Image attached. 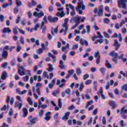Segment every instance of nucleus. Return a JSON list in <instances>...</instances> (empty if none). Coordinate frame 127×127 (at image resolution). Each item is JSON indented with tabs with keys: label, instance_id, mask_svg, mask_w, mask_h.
I'll return each mask as SVG.
<instances>
[{
	"label": "nucleus",
	"instance_id": "nucleus-1",
	"mask_svg": "<svg viewBox=\"0 0 127 127\" xmlns=\"http://www.w3.org/2000/svg\"><path fill=\"white\" fill-rule=\"evenodd\" d=\"M79 3L78 5L76 8V11H78L79 14H83V11L82 10H85L86 8V6L85 4H84V1L83 0H79ZM82 9V10H81Z\"/></svg>",
	"mask_w": 127,
	"mask_h": 127
},
{
	"label": "nucleus",
	"instance_id": "nucleus-2",
	"mask_svg": "<svg viewBox=\"0 0 127 127\" xmlns=\"http://www.w3.org/2000/svg\"><path fill=\"white\" fill-rule=\"evenodd\" d=\"M118 7L119 8L127 9V0H118Z\"/></svg>",
	"mask_w": 127,
	"mask_h": 127
},
{
	"label": "nucleus",
	"instance_id": "nucleus-3",
	"mask_svg": "<svg viewBox=\"0 0 127 127\" xmlns=\"http://www.w3.org/2000/svg\"><path fill=\"white\" fill-rule=\"evenodd\" d=\"M94 12V13H98V16H102V15H103V13L104 12V9L103 8V5H100L98 7V11L97 8H95Z\"/></svg>",
	"mask_w": 127,
	"mask_h": 127
},
{
	"label": "nucleus",
	"instance_id": "nucleus-4",
	"mask_svg": "<svg viewBox=\"0 0 127 127\" xmlns=\"http://www.w3.org/2000/svg\"><path fill=\"white\" fill-rule=\"evenodd\" d=\"M109 55L113 57L112 61L113 62H115V64H119V62H118V53L115 52V51H112L109 53Z\"/></svg>",
	"mask_w": 127,
	"mask_h": 127
},
{
	"label": "nucleus",
	"instance_id": "nucleus-5",
	"mask_svg": "<svg viewBox=\"0 0 127 127\" xmlns=\"http://www.w3.org/2000/svg\"><path fill=\"white\" fill-rule=\"evenodd\" d=\"M68 21H69V18H65L64 23L62 24V26L64 28V35H66L68 33V26H67Z\"/></svg>",
	"mask_w": 127,
	"mask_h": 127
},
{
	"label": "nucleus",
	"instance_id": "nucleus-6",
	"mask_svg": "<svg viewBox=\"0 0 127 127\" xmlns=\"http://www.w3.org/2000/svg\"><path fill=\"white\" fill-rule=\"evenodd\" d=\"M58 10V11H61V12H58L56 14V16H60V17H64L65 16V12L63 10V8H59Z\"/></svg>",
	"mask_w": 127,
	"mask_h": 127
},
{
	"label": "nucleus",
	"instance_id": "nucleus-7",
	"mask_svg": "<svg viewBox=\"0 0 127 127\" xmlns=\"http://www.w3.org/2000/svg\"><path fill=\"white\" fill-rule=\"evenodd\" d=\"M18 73L20 76H24L25 73V68L23 66H20L18 70Z\"/></svg>",
	"mask_w": 127,
	"mask_h": 127
},
{
	"label": "nucleus",
	"instance_id": "nucleus-8",
	"mask_svg": "<svg viewBox=\"0 0 127 127\" xmlns=\"http://www.w3.org/2000/svg\"><path fill=\"white\" fill-rule=\"evenodd\" d=\"M28 120H29L30 123L32 124V125H35L36 124V122L38 121V117L32 118V116H30L27 117Z\"/></svg>",
	"mask_w": 127,
	"mask_h": 127
},
{
	"label": "nucleus",
	"instance_id": "nucleus-9",
	"mask_svg": "<svg viewBox=\"0 0 127 127\" xmlns=\"http://www.w3.org/2000/svg\"><path fill=\"white\" fill-rule=\"evenodd\" d=\"M72 20L74 21V23L76 24H79L80 23V20H81V16L79 15H76L75 17H73L70 20V22L72 21Z\"/></svg>",
	"mask_w": 127,
	"mask_h": 127
},
{
	"label": "nucleus",
	"instance_id": "nucleus-10",
	"mask_svg": "<svg viewBox=\"0 0 127 127\" xmlns=\"http://www.w3.org/2000/svg\"><path fill=\"white\" fill-rule=\"evenodd\" d=\"M94 57L96 58V64L97 65H100V62H101V56L99 55V51H97L96 53H94Z\"/></svg>",
	"mask_w": 127,
	"mask_h": 127
},
{
	"label": "nucleus",
	"instance_id": "nucleus-11",
	"mask_svg": "<svg viewBox=\"0 0 127 127\" xmlns=\"http://www.w3.org/2000/svg\"><path fill=\"white\" fill-rule=\"evenodd\" d=\"M69 115H70V112H67L65 113L64 116L62 117V120H63V121H67L69 118Z\"/></svg>",
	"mask_w": 127,
	"mask_h": 127
},
{
	"label": "nucleus",
	"instance_id": "nucleus-12",
	"mask_svg": "<svg viewBox=\"0 0 127 127\" xmlns=\"http://www.w3.org/2000/svg\"><path fill=\"white\" fill-rule=\"evenodd\" d=\"M80 44L81 45H85V46H89V43H88V41L85 39H80Z\"/></svg>",
	"mask_w": 127,
	"mask_h": 127
},
{
	"label": "nucleus",
	"instance_id": "nucleus-13",
	"mask_svg": "<svg viewBox=\"0 0 127 127\" xmlns=\"http://www.w3.org/2000/svg\"><path fill=\"white\" fill-rule=\"evenodd\" d=\"M56 82V78H54L51 83H49L48 87L49 89H52L53 88V86L55 85V82Z\"/></svg>",
	"mask_w": 127,
	"mask_h": 127
},
{
	"label": "nucleus",
	"instance_id": "nucleus-14",
	"mask_svg": "<svg viewBox=\"0 0 127 127\" xmlns=\"http://www.w3.org/2000/svg\"><path fill=\"white\" fill-rule=\"evenodd\" d=\"M14 108H17L18 110H21L22 108V103H19V102H16L14 105Z\"/></svg>",
	"mask_w": 127,
	"mask_h": 127
},
{
	"label": "nucleus",
	"instance_id": "nucleus-15",
	"mask_svg": "<svg viewBox=\"0 0 127 127\" xmlns=\"http://www.w3.org/2000/svg\"><path fill=\"white\" fill-rule=\"evenodd\" d=\"M114 46L116 47V50H118L120 48L121 45L119 44V40L118 39L115 40Z\"/></svg>",
	"mask_w": 127,
	"mask_h": 127
},
{
	"label": "nucleus",
	"instance_id": "nucleus-16",
	"mask_svg": "<svg viewBox=\"0 0 127 127\" xmlns=\"http://www.w3.org/2000/svg\"><path fill=\"white\" fill-rule=\"evenodd\" d=\"M1 57L4 59H6V58H7V51H6V50H2V52L1 54Z\"/></svg>",
	"mask_w": 127,
	"mask_h": 127
},
{
	"label": "nucleus",
	"instance_id": "nucleus-17",
	"mask_svg": "<svg viewBox=\"0 0 127 127\" xmlns=\"http://www.w3.org/2000/svg\"><path fill=\"white\" fill-rule=\"evenodd\" d=\"M109 104L110 107H111L112 109H115L117 108V104H116L115 101H110L109 102Z\"/></svg>",
	"mask_w": 127,
	"mask_h": 127
},
{
	"label": "nucleus",
	"instance_id": "nucleus-18",
	"mask_svg": "<svg viewBox=\"0 0 127 127\" xmlns=\"http://www.w3.org/2000/svg\"><path fill=\"white\" fill-rule=\"evenodd\" d=\"M59 67L61 70H65V65H64V62L62 60L60 61Z\"/></svg>",
	"mask_w": 127,
	"mask_h": 127
},
{
	"label": "nucleus",
	"instance_id": "nucleus-19",
	"mask_svg": "<svg viewBox=\"0 0 127 127\" xmlns=\"http://www.w3.org/2000/svg\"><path fill=\"white\" fill-rule=\"evenodd\" d=\"M49 68L47 69L48 72H52L54 70V67H53V65L50 64H48Z\"/></svg>",
	"mask_w": 127,
	"mask_h": 127
},
{
	"label": "nucleus",
	"instance_id": "nucleus-20",
	"mask_svg": "<svg viewBox=\"0 0 127 127\" xmlns=\"http://www.w3.org/2000/svg\"><path fill=\"white\" fill-rule=\"evenodd\" d=\"M127 114V110L126 109V107H123L121 109L120 114L126 115Z\"/></svg>",
	"mask_w": 127,
	"mask_h": 127
},
{
	"label": "nucleus",
	"instance_id": "nucleus-21",
	"mask_svg": "<svg viewBox=\"0 0 127 127\" xmlns=\"http://www.w3.org/2000/svg\"><path fill=\"white\" fill-rule=\"evenodd\" d=\"M7 77V73L6 72L4 71L2 72V75L1 76V80H5Z\"/></svg>",
	"mask_w": 127,
	"mask_h": 127
},
{
	"label": "nucleus",
	"instance_id": "nucleus-22",
	"mask_svg": "<svg viewBox=\"0 0 127 127\" xmlns=\"http://www.w3.org/2000/svg\"><path fill=\"white\" fill-rule=\"evenodd\" d=\"M2 32L3 33H11V30L9 28H4Z\"/></svg>",
	"mask_w": 127,
	"mask_h": 127
},
{
	"label": "nucleus",
	"instance_id": "nucleus-23",
	"mask_svg": "<svg viewBox=\"0 0 127 127\" xmlns=\"http://www.w3.org/2000/svg\"><path fill=\"white\" fill-rule=\"evenodd\" d=\"M105 65L106 67L108 68V69H112V68H113V65L111 64L110 63H109V61H106Z\"/></svg>",
	"mask_w": 127,
	"mask_h": 127
},
{
	"label": "nucleus",
	"instance_id": "nucleus-24",
	"mask_svg": "<svg viewBox=\"0 0 127 127\" xmlns=\"http://www.w3.org/2000/svg\"><path fill=\"white\" fill-rule=\"evenodd\" d=\"M67 48H69V44H67L64 47L62 48V51L64 52V53H67V51H65Z\"/></svg>",
	"mask_w": 127,
	"mask_h": 127
},
{
	"label": "nucleus",
	"instance_id": "nucleus-25",
	"mask_svg": "<svg viewBox=\"0 0 127 127\" xmlns=\"http://www.w3.org/2000/svg\"><path fill=\"white\" fill-rule=\"evenodd\" d=\"M22 112H23L22 117H23V118H25V117H26V115H27L28 114L27 109L23 108L22 110Z\"/></svg>",
	"mask_w": 127,
	"mask_h": 127
},
{
	"label": "nucleus",
	"instance_id": "nucleus-26",
	"mask_svg": "<svg viewBox=\"0 0 127 127\" xmlns=\"http://www.w3.org/2000/svg\"><path fill=\"white\" fill-rule=\"evenodd\" d=\"M21 50V46H20V45L19 44V42H17V48L16 49V51L17 52H19L20 50Z\"/></svg>",
	"mask_w": 127,
	"mask_h": 127
},
{
	"label": "nucleus",
	"instance_id": "nucleus-27",
	"mask_svg": "<svg viewBox=\"0 0 127 127\" xmlns=\"http://www.w3.org/2000/svg\"><path fill=\"white\" fill-rule=\"evenodd\" d=\"M100 70L102 75H105V73H106V71H107V69L105 68V67H101Z\"/></svg>",
	"mask_w": 127,
	"mask_h": 127
},
{
	"label": "nucleus",
	"instance_id": "nucleus-28",
	"mask_svg": "<svg viewBox=\"0 0 127 127\" xmlns=\"http://www.w3.org/2000/svg\"><path fill=\"white\" fill-rule=\"evenodd\" d=\"M93 103H94V100H91L90 101H88L87 102V104L85 106V109H87V108H88V107L89 106H91V105H92V104H93Z\"/></svg>",
	"mask_w": 127,
	"mask_h": 127
},
{
	"label": "nucleus",
	"instance_id": "nucleus-29",
	"mask_svg": "<svg viewBox=\"0 0 127 127\" xmlns=\"http://www.w3.org/2000/svg\"><path fill=\"white\" fill-rule=\"evenodd\" d=\"M17 6L19 7L21 5H22V2L20 1V0H16Z\"/></svg>",
	"mask_w": 127,
	"mask_h": 127
},
{
	"label": "nucleus",
	"instance_id": "nucleus-30",
	"mask_svg": "<svg viewBox=\"0 0 127 127\" xmlns=\"http://www.w3.org/2000/svg\"><path fill=\"white\" fill-rule=\"evenodd\" d=\"M28 102L31 106H32L33 105V101H32V99H31V97H28Z\"/></svg>",
	"mask_w": 127,
	"mask_h": 127
},
{
	"label": "nucleus",
	"instance_id": "nucleus-31",
	"mask_svg": "<svg viewBox=\"0 0 127 127\" xmlns=\"http://www.w3.org/2000/svg\"><path fill=\"white\" fill-rule=\"evenodd\" d=\"M19 21H20V16H19V15H18L15 21V23H16V24H17L19 23Z\"/></svg>",
	"mask_w": 127,
	"mask_h": 127
},
{
	"label": "nucleus",
	"instance_id": "nucleus-32",
	"mask_svg": "<svg viewBox=\"0 0 127 127\" xmlns=\"http://www.w3.org/2000/svg\"><path fill=\"white\" fill-rule=\"evenodd\" d=\"M122 90L127 91V84H126L121 87Z\"/></svg>",
	"mask_w": 127,
	"mask_h": 127
},
{
	"label": "nucleus",
	"instance_id": "nucleus-33",
	"mask_svg": "<svg viewBox=\"0 0 127 127\" xmlns=\"http://www.w3.org/2000/svg\"><path fill=\"white\" fill-rule=\"evenodd\" d=\"M43 114H44V110H41L39 112V117L41 118L42 116H43Z\"/></svg>",
	"mask_w": 127,
	"mask_h": 127
},
{
	"label": "nucleus",
	"instance_id": "nucleus-34",
	"mask_svg": "<svg viewBox=\"0 0 127 127\" xmlns=\"http://www.w3.org/2000/svg\"><path fill=\"white\" fill-rule=\"evenodd\" d=\"M97 34L98 36L97 37L98 38L105 39L104 36L102 35V33L100 32H97Z\"/></svg>",
	"mask_w": 127,
	"mask_h": 127
},
{
	"label": "nucleus",
	"instance_id": "nucleus-35",
	"mask_svg": "<svg viewBox=\"0 0 127 127\" xmlns=\"http://www.w3.org/2000/svg\"><path fill=\"white\" fill-rule=\"evenodd\" d=\"M42 16H44V12L43 11H41L40 13H39L38 18L40 17H42Z\"/></svg>",
	"mask_w": 127,
	"mask_h": 127
},
{
	"label": "nucleus",
	"instance_id": "nucleus-36",
	"mask_svg": "<svg viewBox=\"0 0 127 127\" xmlns=\"http://www.w3.org/2000/svg\"><path fill=\"white\" fill-rule=\"evenodd\" d=\"M103 21L104 23L108 24V23L110 22V19H109L108 18H105L103 19Z\"/></svg>",
	"mask_w": 127,
	"mask_h": 127
},
{
	"label": "nucleus",
	"instance_id": "nucleus-37",
	"mask_svg": "<svg viewBox=\"0 0 127 127\" xmlns=\"http://www.w3.org/2000/svg\"><path fill=\"white\" fill-rule=\"evenodd\" d=\"M18 11H19V8L18 7H16L14 9V13L17 14V13H18Z\"/></svg>",
	"mask_w": 127,
	"mask_h": 127
},
{
	"label": "nucleus",
	"instance_id": "nucleus-38",
	"mask_svg": "<svg viewBox=\"0 0 127 127\" xmlns=\"http://www.w3.org/2000/svg\"><path fill=\"white\" fill-rule=\"evenodd\" d=\"M38 108H42V109H46L47 108V104H43L41 106H38Z\"/></svg>",
	"mask_w": 127,
	"mask_h": 127
},
{
	"label": "nucleus",
	"instance_id": "nucleus-39",
	"mask_svg": "<svg viewBox=\"0 0 127 127\" xmlns=\"http://www.w3.org/2000/svg\"><path fill=\"white\" fill-rule=\"evenodd\" d=\"M10 99H11V97L10 96H7L6 100V103L9 104V103H10Z\"/></svg>",
	"mask_w": 127,
	"mask_h": 127
},
{
	"label": "nucleus",
	"instance_id": "nucleus-40",
	"mask_svg": "<svg viewBox=\"0 0 127 127\" xmlns=\"http://www.w3.org/2000/svg\"><path fill=\"white\" fill-rule=\"evenodd\" d=\"M38 3L35 0H32V5H33V6H35V5H37Z\"/></svg>",
	"mask_w": 127,
	"mask_h": 127
},
{
	"label": "nucleus",
	"instance_id": "nucleus-41",
	"mask_svg": "<svg viewBox=\"0 0 127 127\" xmlns=\"http://www.w3.org/2000/svg\"><path fill=\"white\" fill-rule=\"evenodd\" d=\"M28 79H29L28 75H26L25 76L23 77V81L27 82V81H28Z\"/></svg>",
	"mask_w": 127,
	"mask_h": 127
},
{
	"label": "nucleus",
	"instance_id": "nucleus-42",
	"mask_svg": "<svg viewBox=\"0 0 127 127\" xmlns=\"http://www.w3.org/2000/svg\"><path fill=\"white\" fill-rule=\"evenodd\" d=\"M42 52H43V51H42V48H40L36 51L37 54H40V53H42Z\"/></svg>",
	"mask_w": 127,
	"mask_h": 127
},
{
	"label": "nucleus",
	"instance_id": "nucleus-43",
	"mask_svg": "<svg viewBox=\"0 0 127 127\" xmlns=\"http://www.w3.org/2000/svg\"><path fill=\"white\" fill-rule=\"evenodd\" d=\"M86 29L87 31V33H91V29L90 28V26L87 25L86 26Z\"/></svg>",
	"mask_w": 127,
	"mask_h": 127
},
{
	"label": "nucleus",
	"instance_id": "nucleus-44",
	"mask_svg": "<svg viewBox=\"0 0 127 127\" xmlns=\"http://www.w3.org/2000/svg\"><path fill=\"white\" fill-rule=\"evenodd\" d=\"M65 93L67 95H70L71 94V90H70V89L67 88L65 90Z\"/></svg>",
	"mask_w": 127,
	"mask_h": 127
},
{
	"label": "nucleus",
	"instance_id": "nucleus-45",
	"mask_svg": "<svg viewBox=\"0 0 127 127\" xmlns=\"http://www.w3.org/2000/svg\"><path fill=\"white\" fill-rule=\"evenodd\" d=\"M38 27H39V23H37L36 25H35L33 28L34 30L36 31H37V29L38 28Z\"/></svg>",
	"mask_w": 127,
	"mask_h": 127
},
{
	"label": "nucleus",
	"instance_id": "nucleus-46",
	"mask_svg": "<svg viewBox=\"0 0 127 127\" xmlns=\"http://www.w3.org/2000/svg\"><path fill=\"white\" fill-rule=\"evenodd\" d=\"M28 64L30 65V66L32 65L33 64V63L31 60H30V58L28 59Z\"/></svg>",
	"mask_w": 127,
	"mask_h": 127
},
{
	"label": "nucleus",
	"instance_id": "nucleus-47",
	"mask_svg": "<svg viewBox=\"0 0 127 127\" xmlns=\"http://www.w3.org/2000/svg\"><path fill=\"white\" fill-rule=\"evenodd\" d=\"M62 59L63 60H64V61H66V60H67V56L66 55H65V54H63L62 56Z\"/></svg>",
	"mask_w": 127,
	"mask_h": 127
},
{
	"label": "nucleus",
	"instance_id": "nucleus-48",
	"mask_svg": "<svg viewBox=\"0 0 127 127\" xmlns=\"http://www.w3.org/2000/svg\"><path fill=\"white\" fill-rule=\"evenodd\" d=\"M42 32L44 34L46 33V26H44L42 28Z\"/></svg>",
	"mask_w": 127,
	"mask_h": 127
},
{
	"label": "nucleus",
	"instance_id": "nucleus-49",
	"mask_svg": "<svg viewBox=\"0 0 127 127\" xmlns=\"http://www.w3.org/2000/svg\"><path fill=\"white\" fill-rule=\"evenodd\" d=\"M76 74L77 75H80L81 74V68H77L76 69Z\"/></svg>",
	"mask_w": 127,
	"mask_h": 127
},
{
	"label": "nucleus",
	"instance_id": "nucleus-50",
	"mask_svg": "<svg viewBox=\"0 0 127 127\" xmlns=\"http://www.w3.org/2000/svg\"><path fill=\"white\" fill-rule=\"evenodd\" d=\"M43 76L45 78H47V77H48V72L47 71H45L43 72Z\"/></svg>",
	"mask_w": 127,
	"mask_h": 127
},
{
	"label": "nucleus",
	"instance_id": "nucleus-51",
	"mask_svg": "<svg viewBox=\"0 0 127 127\" xmlns=\"http://www.w3.org/2000/svg\"><path fill=\"white\" fill-rule=\"evenodd\" d=\"M92 83V80H87L85 81V85H90V84Z\"/></svg>",
	"mask_w": 127,
	"mask_h": 127
},
{
	"label": "nucleus",
	"instance_id": "nucleus-52",
	"mask_svg": "<svg viewBox=\"0 0 127 127\" xmlns=\"http://www.w3.org/2000/svg\"><path fill=\"white\" fill-rule=\"evenodd\" d=\"M89 77H90V75H89V74H85L83 76V80H86V79H88V78H89Z\"/></svg>",
	"mask_w": 127,
	"mask_h": 127
},
{
	"label": "nucleus",
	"instance_id": "nucleus-53",
	"mask_svg": "<svg viewBox=\"0 0 127 127\" xmlns=\"http://www.w3.org/2000/svg\"><path fill=\"white\" fill-rule=\"evenodd\" d=\"M28 14V16L29 17V18H31L32 16V13H31V11H29L27 13Z\"/></svg>",
	"mask_w": 127,
	"mask_h": 127
},
{
	"label": "nucleus",
	"instance_id": "nucleus-54",
	"mask_svg": "<svg viewBox=\"0 0 127 127\" xmlns=\"http://www.w3.org/2000/svg\"><path fill=\"white\" fill-rule=\"evenodd\" d=\"M122 32L123 34H126L127 33V29L126 28H123L122 29Z\"/></svg>",
	"mask_w": 127,
	"mask_h": 127
},
{
	"label": "nucleus",
	"instance_id": "nucleus-55",
	"mask_svg": "<svg viewBox=\"0 0 127 127\" xmlns=\"http://www.w3.org/2000/svg\"><path fill=\"white\" fill-rule=\"evenodd\" d=\"M4 19V17H3V15L2 14L0 15V21L1 22H2Z\"/></svg>",
	"mask_w": 127,
	"mask_h": 127
},
{
	"label": "nucleus",
	"instance_id": "nucleus-56",
	"mask_svg": "<svg viewBox=\"0 0 127 127\" xmlns=\"http://www.w3.org/2000/svg\"><path fill=\"white\" fill-rule=\"evenodd\" d=\"M48 19L50 21V22H52V21L53 20V17H52V16H49L48 17Z\"/></svg>",
	"mask_w": 127,
	"mask_h": 127
},
{
	"label": "nucleus",
	"instance_id": "nucleus-57",
	"mask_svg": "<svg viewBox=\"0 0 127 127\" xmlns=\"http://www.w3.org/2000/svg\"><path fill=\"white\" fill-rule=\"evenodd\" d=\"M83 87H84V85H83V83H80L79 87V91H82V89H83Z\"/></svg>",
	"mask_w": 127,
	"mask_h": 127
},
{
	"label": "nucleus",
	"instance_id": "nucleus-58",
	"mask_svg": "<svg viewBox=\"0 0 127 127\" xmlns=\"http://www.w3.org/2000/svg\"><path fill=\"white\" fill-rule=\"evenodd\" d=\"M51 119V117L50 116H45L44 118V120L46 121H50V119Z\"/></svg>",
	"mask_w": 127,
	"mask_h": 127
},
{
	"label": "nucleus",
	"instance_id": "nucleus-59",
	"mask_svg": "<svg viewBox=\"0 0 127 127\" xmlns=\"http://www.w3.org/2000/svg\"><path fill=\"white\" fill-rule=\"evenodd\" d=\"M98 112V108L95 109L93 111V116H96V114Z\"/></svg>",
	"mask_w": 127,
	"mask_h": 127
},
{
	"label": "nucleus",
	"instance_id": "nucleus-60",
	"mask_svg": "<svg viewBox=\"0 0 127 127\" xmlns=\"http://www.w3.org/2000/svg\"><path fill=\"white\" fill-rule=\"evenodd\" d=\"M7 65H8V63H4L2 65H1V67H2L3 68H5V67H6L7 66Z\"/></svg>",
	"mask_w": 127,
	"mask_h": 127
},
{
	"label": "nucleus",
	"instance_id": "nucleus-61",
	"mask_svg": "<svg viewBox=\"0 0 127 127\" xmlns=\"http://www.w3.org/2000/svg\"><path fill=\"white\" fill-rule=\"evenodd\" d=\"M57 20H58V17H54L53 18L52 22H56V21H57Z\"/></svg>",
	"mask_w": 127,
	"mask_h": 127
},
{
	"label": "nucleus",
	"instance_id": "nucleus-62",
	"mask_svg": "<svg viewBox=\"0 0 127 127\" xmlns=\"http://www.w3.org/2000/svg\"><path fill=\"white\" fill-rule=\"evenodd\" d=\"M49 11H50V12H52V11H53V6L52 5L49 6Z\"/></svg>",
	"mask_w": 127,
	"mask_h": 127
},
{
	"label": "nucleus",
	"instance_id": "nucleus-63",
	"mask_svg": "<svg viewBox=\"0 0 127 127\" xmlns=\"http://www.w3.org/2000/svg\"><path fill=\"white\" fill-rule=\"evenodd\" d=\"M12 87H13V82L11 81L9 83V88H10V89H11V88H12Z\"/></svg>",
	"mask_w": 127,
	"mask_h": 127
},
{
	"label": "nucleus",
	"instance_id": "nucleus-64",
	"mask_svg": "<svg viewBox=\"0 0 127 127\" xmlns=\"http://www.w3.org/2000/svg\"><path fill=\"white\" fill-rule=\"evenodd\" d=\"M121 118L123 119L124 120L127 119V115H125V114H120Z\"/></svg>",
	"mask_w": 127,
	"mask_h": 127
}]
</instances>
